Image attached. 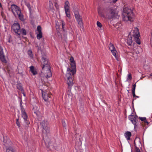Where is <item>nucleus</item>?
Masks as SVG:
<instances>
[{"mask_svg": "<svg viewBox=\"0 0 152 152\" xmlns=\"http://www.w3.org/2000/svg\"><path fill=\"white\" fill-rule=\"evenodd\" d=\"M70 61L71 62V67L70 68H67V72L65 78L68 85L69 91L71 90L72 87L74 84L72 78L76 72V64L74 58L71 57L70 58Z\"/></svg>", "mask_w": 152, "mask_h": 152, "instance_id": "f257e3e1", "label": "nucleus"}, {"mask_svg": "<svg viewBox=\"0 0 152 152\" xmlns=\"http://www.w3.org/2000/svg\"><path fill=\"white\" fill-rule=\"evenodd\" d=\"M41 67L42 71H46L45 76L47 78L52 76V73L50 66L48 62V59L47 56L44 54L42 56Z\"/></svg>", "mask_w": 152, "mask_h": 152, "instance_id": "f03ea898", "label": "nucleus"}, {"mask_svg": "<svg viewBox=\"0 0 152 152\" xmlns=\"http://www.w3.org/2000/svg\"><path fill=\"white\" fill-rule=\"evenodd\" d=\"M134 17V14L131 9L128 7L124 8L122 15L123 20L132 22L133 21Z\"/></svg>", "mask_w": 152, "mask_h": 152, "instance_id": "7ed1b4c3", "label": "nucleus"}, {"mask_svg": "<svg viewBox=\"0 0 152 152\" xmlns=\"http://www.w3.org/2000/svg\"><path fill=\"white\" fill-rule=\"evenodd\" d=\"M107 17L109 19H114L118 15L115 9L112 7H108L105 11Z\"/></svg>", "mask_w": 152, "mask_h": 152, "instance_id": "20e7f679", "label": "nucleus"}, {"mask_svg": "<svg viewBox=\"0 0 152 152\" xmlns=\"http://www.w3.org/2000/svg\"><path fill=\"white\" fill-rule=\"evenodd\" d=\"M40 124L42 128L43 129V130L42 131V136L43 139L45 140H44L46 138L48 134L49 133L50 131L49 129L47 128V123L46 121L43 120L40 123Z\"/></svg>", "mask_w": 152, "mask_h": 152, "instance_id": "39448f33", "label": "nucleus"}, {"mask_svg": "<svg viewBox=\"0 0 152 152\" xmlns=\"http://www.w3.org/2000/svg\"><path fill=\"white\" fill-rule=\"evenodd\" d=\"M12 28L15 33L16 35L18 37H19L20 34L19 32V31L20 28L19 24L18 23H14L12 26Z\"/></svg>", "mask_w": 152, "mask_h": 152, "instance_id": "423d86ee", "label": "nucleus"}, {"mask_svg": "<svg viewBox=\"0 0 152 152\" xmlns=\"http://www.w3.org/2000/svg\"><path fill=\"white\" fill-rule=\"evenodd\" d=\"M11 9L13 15L15 17H16V14L19 13L21 11L20 8L15 4H12L11 6Z\"/></svg>", "mask_w": 152, "mask_h": 152, "instance_id": "0eeeda50", "label": "nucleus"}, {"mask_svg": "<svg viewBox=\"0 0 152 152\" xmlns=\"http://www.w3.org/2000/svg\"><path fill=\"white\" fill-rule=\"evenodd\" d=\"M64 8L66 16L68 18H70V14L69 10V3L68 1H66L65 2Z\"/></svg>", "mask_w": 152, "mask_h": 152, "instance_id": "6e6552de", "label": "nucleus"}, {"mask_svg": "<svg viewBox=\"0 0 152 152\" xmlns=\"http://www.w3.org/2000/svg\"><path fill=\"white\" fill-rule=\"evenodd\" d=\"M42 94L43 99L45 102H48L47 105H49V99L51 98L52 95L43 91H42Z\"/></svg>", "mask_w": 152, "mask_h": 152, "instance_id": "1a4fd4ad", "label": "nucleus"}, {"mask_svg": "<svg viewBox=\"0 0 152 152\" xmlns=\"http://www.w3.org/2000/svg\"><path fill=\"white\" fill-rule=\"evenodd\" d=\"M3 142L5 147L9 146L11 143L10 140L7 136L3 137Z\"/></svg>", "mask_w": 152, "mask_h": 152, "instance_id": "9d476101", "label": "nucleus"}, {"mask_svg": "<svg viewBox=\"0 0 152 152\" xmlns=\"http://www.w3.org/2000/svg\"><path fill=\"white\" fill-rule=\"evenodd\" d=\"M37 37L38 39H39L42 37V28L40 26H38L37 28Z\"/></svg>", "mask_w": 152, "mask_h": 152, "instance_id": "9b49d317", "label": "nucleus"}, {"mask_svg": "<svg viewBox=\"0 0 152 152\" xmlns=\"http://www.w3.org/2000/svg\"><path fill=\"white\" fill-rule=\"evenodd\" d=\"M129 119L131 121L132 123L134 125V129H135L137 127V119L133 115H130L129 116Z\"/></svg>", "mask_w": 152, "mask_h": 152, "instance_id": "f8f14e48", "label": "nucleus"}, {"mask_svg": "<svg viewBox=\"0 0 152 152\" xmlns=\"http://www.w3.org/2000/svg\"><path fill=\"white\" fill-rule=\"evenodd\" d=\"M0 59L4 63H7V61L5 58L3 49L1 47H0Z\"/></svg>", "mask_w": 152, "mask_h": 152, "instance_id": "ddd939ff", "label": "nucleus"}, {"mask_svg": "<svg viewBox=\"0 0 152 152\" xmlns=\"http://www.w3.org/2000/svg\"><path fill=\"white\" fill-rule=\"evenodd\" d=\"M132 35L134 37H140L139 29L137 27L134 28L133 29Z\"/></svg>", "mask_w": 152, "mask_h": 152, "instance_id": "4468645a", "label": "nucleus"}, {"mask_svg": "<svg viewBox=\"0 0 152 152\" xmlns=\"http://www.w3.org/2000/svg\"><path fill=\"white\" fill-rule=\"evenodd\" d=\"M33 111L37 116L38 117L40 114V112L39 111V108L37 106H34L33 108Z\"/></svg>", "mask_w": 152, "mask_h": 152, "instance_id": "2eb2a0df", "label": "nucleus"}, {"mask_svg": "<svg viewBox=\"0 0 152 152\" xmlns=\"http://www.w3.org/2000/svg\"><path fill=\"white\" fill-rule=\"evenodd\" d=\"M132 135L131 133L130 132H126L124 134L125 137L127 140H130V137Z\"/></svg>", "mask_w": 152, "mask_h": 152, "instance_id": "dca6fc26", "label": "nucleus"}, {"mask_svg": "<svg viewBox=\"0 0 152 152\" xmlns=\"http://www.w3.org/2000/svg\"><path fill=\"white\" fill-rule=\"evenodd\" d=\"M76 20L78 23V24L79 26L80 27V28L83 29V22L82 21V18H81L79 19Z\"/></svg>", "mask_w": 152, "mask_h": 152, "instance_id": "f3484780", "label": "nucleus"}, {"mask_svg": "<svg viewBox=\"0 0 152 152\" xmlns=\"http://www.w3.org/2000/svg\"><path fill=\"white\" fill-rule=\"evenodd\" d=\"M21 116L23 118L25 121H27L28 116L27 114L25 112L21 113Z\"/></svg>", "mask_w": 152, "mask_h": 152, "instance_id": "a211bd4d", "label": "nucleus"}, {"mask_svg": "<svg viewBox=\"0 0 152 152\" xmlns=\"http://www.w3.org/2000/svg\"><path fill=\"white\" fill-rule=\"evenodd\" d=\"M18 15L19 18L21 20L23 21L24 20L23 16L22 14L21 11H20L19 13H18L16 14V16Z\"/></svg>", "mask_w": 152, "mask_h": 152, "instance_id": "6ab92c4d", "label": "nucleus"}, {"mask_svg": "<svg viewBox=\"0 0 152 152\" xmlns=\"http://www.w3.org/2000/svg\"><path fill=\"white\" fill-rule=\"evenodd\" d=\"M132 37H130L128 38L127 39V44L129 46L131 45L132 43Z\"/></svg>", "mask_w": 152, "mask_h": 152, "instance_id": "aec40b11", "label": "nucleus"}, {"mask_svg": "<svg viewBox=\"0 0 152 152\" xmlns=\"http://www.w3.org/2000/svg\"><path fill=\"white\" fill-rule=\"evenodd\" d=\"M6 149V152H13L12 148L9 146L5 147Z\"/></svg>", "mask_w": 152, "mask_h": 152, "instance_id": "412c9836", "label": "nucleus"}, {"mask_svg": "<svg viewBox=\"0 0 152 152\" xmlns=\"http://www.w3.org/2000/svg\"><path fill=\"white\" fill-rule=\"evenodd\" d=\"M20 32V34H22L23 35H26V32L25 29L24 28H22L21 29H20V30L19 31Z\"/></svg>", "mask_w": 152, "mask_h": 152, "instance_id": "4be33fe9", "label": "nucleus"}, {"mask_svg": "<svg viewBox=\"0 0 152 152\" xmlns=\"http://www.w3.org/2000/svg\"><path fill=\"white\" fill-rule=\"evenodd\" d=\"M74 13L75 16L76 20L81 18L78 12L76 11Z\"/></svg>", "mask_w": 152, "mask_h": 152, "instance_id": "5701e85b", "label": "nucleus"}, {"mask_svg": "<svg viewBox=\"0 0 152 152\" xmlns=\"http://www.w3.org/2000/svg\"><path fill=\"white\" fill-rule=\"evenodd\" d=\"M22 102L21 100L20 102V110L21 111V113L25 112V110L22 105Z\"/></svg>", "mask_w": 152, "mask_h": 152, "instance_id": "b1692460", "label": "nucleus"}, {"mask_svg": "<svg viewBox=\"0 0 152 152\" xmlns=\"http://www.w3.org/2000/svg\"><path fill=\"white\" fill-rule=\"evenodd\" d=\"M17 88L21 91L23 90V88L22 86V84L20 83H18L17 85Z\"/></svg>", "mask_w": 152, "mask_h": 152, "instance_id": "393cba45", "label": "nucleus"}, {"mask_svg": "<svg viewBox=\"0 0 152 152\" xmlns=\"http://www.w3.org/2000/svg\"><path fill=\"white\" fill-rule=\"evenodd\" d=\"M134 40L136 42L137 44L140 45V44L141 42L139 38V37H134Z\"/></svg>", "mask_w": 152, "mask_h": 152, "instance_id": "a878e982", "label": "nucleus"}, {"mask_svg": "<svg viewBox=\"0 0 152 152\" xmlns=\"http://www.w3.org/2000/svg\"><path fill=\"white\" fill-rule=\"evenodd\" d=\"M28 54L31 58H33L32 52L31 50H29L28 51Z\"/></svg>", "mask_w": 152, "mask_h": 152, "instance_id": "bb28decb", "label": "nucleus"}, {"mask_svg": "<svg viewBox=\"0 0 152 152\" xmlns=\"http://www.w3.org/2000/svg\"><path fill=\"white\" fill-rule=\"evenodd\" d=\"M134 146L135 147L134 150L135 152H141L140 149L137 146L135 141L134 142Z\"/></svg>", "mask_w": 152, "mask_h": 152, "instance_id": "cd10ccee", "label": "nucleus"}, {"mask_svg": "<svg viewBox=\"0 0 152 152\" xmlns=\"http://www.w3.org/2000/svg\"><path fill=\"white\" fill-rule=\"evenodd\" d=\"M113 55L115 57L116 59H117L116 53H117V51L115 49L111 51Z\"/></svg>", "mask_w": 152, "mask_h": 152, "instance_id": "c85d7f7f", "label": "nucleus"}, {"mask_svg": "<svg viewBox=\"0 0 152 152\" xmlns=\"http://www.w3.org/2000/svg\"><path fill=\"white\" fill-rule=\"evenodd\" d=\"M98 12L100 16H101V17H104V15L103 13L102 12L101 10L100 9H99V8L98 9Z\"/></svg>", "mask_w": 152, "mask_h": 152, "instance_id": "c756f323", "label": "nucleus"}, {"mask_svg": "<svg viewBox=\"0 0 152 152\" xmlns=\"http://www.w3.org/2000/svg\"><path fill=\"white\" fill-rule=\"evenodd\" d=\"M110 46L109 47V49L111 51L115 49V47L113 44L110 43Z\"/></svg>", "mask_w": 152, "mask_h": 152, "instance_id": "7c9ffc66", "label": "nucleus"}, {"mask_svg": "<svg viewBox=\"0 0 152 152\" xmlns=\"http://www.w3.org/2000/svg\"><path fill=\"white\" fill-rule=\"evenodd\" d=\"M131 74L130 73L128 75V77L126 79L127 80H131L132 79Z\"/></svg>", "mask_w": 152, "mask_h": 152, "instance_id": "2f4dec72", "label": "nucleus"}, {"mask_svg": "<svg viewBox=\"0 0 152 152\" xmlns=\"http://www.w3.org/2000/svg\"><path fill=\"white\" fill-rule=\"evenodd\" d=\"M136 84H134L132 85V91H134L135 92V88H136Z\"/></svg>", "mask_w": 152, "mask_h": 152, "instance_id": "473e14b6", "label": "nucleus"}, {"mask_svg": "<svg viewBox=\"0 0 152 152\" xmlns=\"http://www.w3.org/2000/svg\"><path fill=\"white\" fill-rule=\"evenodd\" d=\"M19 119L18 118L16 120V124L17 126L19 127H20V124L19 122Z\"/></svg>", "mask_w": 152, "mask_h": 152, "instance_id": "72a5a7b5", "label": "nucleus"}, {"mask_svg": "<svg viewBox=\"0 0 152 152\" xmlns=\"http://www.w3.org/2000/svg\"><path fill=\"white\" fill-rule=\"evenodd\" d=\"M139 118L141 121H143L145 120L146 119V118L145 117H139Z\"/></svg>", "mask_w": 152, "mask_h": 152, "instance_id": "f704fd0d", "label": "nucleus"}, {"mask_svg": "<svg viewBox=\"0 0 152 152\" xmlns=\"http://www.w3.org/2000/svg\"><path fill=\"white\" fill-rule=\"evenodd\" d=\"M97 26L101 28L102 26V25L101 23L98 21H97Z\"/></svg>", "mask_w": 152, "mask_h": 152, "instance_id": "c9c22d12", "label": "nucleus"}, {"mask_svg": "<svg viewBox=\"0 0 152 152\" xmlns=\"http://www.w3.org/2000/svg\"><path fill=\"white\" fill-rule=\"evenodd\" d=\"M26 6H27V7H28V8L29 9V10L30 11V10H31V8L30 7V4L28 3H27L26 4Z\"/></svg>", "mask_w": 152, "mask_h": 152, "instance_id": "e433bc0d", "label": "nucleus"}, {"mask_svg": "<svg viewBox=\"0 0 152 152\" xmlns=\"http://www.w3.org/2000/svg\"><path fill=\"white\" fill-rule=\"evenodd\" d=\"M30 71H31V72L32 71H34V66H30Z\"/></svg>", "mask_w": 152, "mask_h": 152, "instance_id": "4c0bfd02", "label": "nucleus"}, {"mask_svg": "<svg viewBox=\"0 0 152 152\" xmlns=\"http://www.w3.org/2000/svg\"><path fill=\"white\" fill-rule=\"evenodd\" d=\"M31 72L33 74V75H36L37 73L36 71L35 70L32 71Z\"/></svg>", "mask_w": 152, "mask_h": 152, "instance_id": "58836bf2", "label": "nucleus"}, {"mask_svg": "<svg viewBox=\"0 0 152 152\" xmlns=\"http://www.w3.org/2000/svg\"><path fill=\"white\" fill-rule=\"evenodd\" d=\"M65 25V23H64V21H62V28H63V31H64V26Z\"/></svg>", "mask_w": 152, "mask_h": 152, "instance_id": "ea45409f", "label": "nucleus"}, {"mask_svg": "<svg viewBox=\"0 0 152 152\" xmlns=\"http://www.w3.org/2000/svg\"><path fill=\"white\" fill-rule=\"evenodd\" d=\"M144 122L145 123V124H147V125H148V124H149V123L147 121V119H146H146L144 121Z\"/></svg>", "mask_w": 152, "mask_h": 152, "instance_id": "a19ab883", "label": "nucleus"}, {"mask_svg": "<svg viewBox=\"0 0 152 152\" xmlns=\"http://www.w3.org/2000/svg\"><path fill=\"white\" fill-rule=\"evenodd\" d=\"M62 124H63V126L64 127H65L66 124H65V121H64L63 120H62Z\"/></svg>", "mask_w": 152, "mask_h": 152, "instance_id": "79ce46f5", "label": "nucleus"}, {"mask_svg": "<svg viewBox=\"0 0 152 152\" xmlns=\"http://www.w3.org/2000/svg\"><path fill=\"white\" fill-rule=\"evenodd\" d=\"M132 92L133 96V97H135V96H136V95L135 94V92L134 91H132Z\"/></svg>", "mask_w": 152, "mask_h": 152, "instance_id": "37998d69", "label": "nucleus"}, {"mask_svg": "<svg viewBox=\"0 0 152 152\" xmlns=\"http://www.w3.org/2000/svg\"><path fill=\"white\" fill-rule=\"evenodd\" d=\"M113 2L115 3L117 1V0H112Z\"/></svg>", "mask_w": 152, "mask_h": 152, "instance_id": "c03bdc74", "label": "nucleus"}, {"mask_svg": "<svg viewBox=\"0 0 152 152\" xmlns=\"http://www.w3.org/2000/svg\"><path fill=\"white\" fill-rule=\"evenodd\" d=\"M8 42L9 43H10L11 42V41H10V39H9L8 40Z\"/></svg>", "mask_w": 152, "mask_h": 152, "instance_id": "a18cd8bd", "label": "nucleus"}, {"mask_svg": "<svg viewBox=\"0 0 152 152\" xmlns=\"http://www.w3.org/2000/svg\"><path fill=\"white\" fill-rule=\"evenodd\" d=\"M135 97H137V98H139V97L138 96H135Z\"/></svg>", "mask_w": 152, "mask_h": 152, "instance_id": "49530a36", "label": "nucleus"}, {"mask_svg": "<svg viewBox=\"0 0 152 152\" xmlns=\"http://www.w3.org/2000/svg\"><path fill=\"white\" fill-rule=\"evenodd\" d=\"M151 76H152V73L151 74Z\"/></svg>", "mask_w": 152, "mask_h": 152, "instance_id": "de8ad7c7", "label": "nucleus"}, {"mask_svg": "<svg viewBox=\"0 0 152 152\" xmlns=\"http://www.w3.org/2000/svg\"><path fill=\"white\" fill-rule=\"evenodd\" d=\"M29 123L28 122L27 123V124H28Z\"/></svg>", "mask_w": 152, "mask_h": 152, "instance_id": "09e8293b", "label": "nucleus"}, {"mask_svg": "<svg viewBox=\"0 0 152 152\" xmlns=\"http://www.w3.org/2000/svg\"><path fill=\"white\" fill-rule=\"evenodd\" d=\"M151 45L152 46V43H151Z\"/></svg>", "mask_w": 152, "mask_h": 152, "instance_id": "8fccbe9b", "label": "nucleus"}, {"mask_svg": "<svg viewBox=\"0 0 152 152\" xmlns=\"http://www.w3.org/2000/svg\"><path fill=\"white\" fill-rule=\"evenodd\" d=\"M131 152H132V151Z\"/></svg>", "mask_w": 152, "mask_h": 152, "instance_id": "3c124183", "label": "nucleus"}]
</instances>
